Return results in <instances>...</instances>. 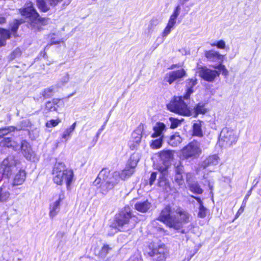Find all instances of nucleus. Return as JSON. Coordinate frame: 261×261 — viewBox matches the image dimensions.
<instances>
[{
  "mask_svg": "<svg viewBox=\"0 0 261 261\" xmlns=\"http://www.w3.org/2000/svg\"><path fill=\"white\" fill-rule=\"evenodd\" d=\"M190 217L191 215L183 208L167 205L162 210L157 220L170 228L179 230L182 227L184 224L190 222Z\"/></svg>",
  "mask_w": 261,
  "mask_h": 261,
  "instance_id": "1",
  "label": "nucleus"
},
{
  "mask_svg": "<svg viewBox=\"0 0 261 261\" xmlns=\"http://www.w3.org/2000/svg\"><path fill=\"white\" fill-rule=\"evenodd\" d=\"M53 180L58 185L65 182L68 189L72 181L73 172L72 170L66 169L64 164L57 162L54 165L53 170Z\"/></svg>",
  "mask_w": 261,
  "mask_h": 261,
  "instance_id": "2",
  "label": "nucleus"
},
{
  "mask_svg": "<svg viewBox=\"0 0 261 261\" xmlns=\"http://www.w3.org/2000/svg\"><path fill=\"white\" fill-rule=\"evenodd\" d=\"M19 13L22 16L29 18L30 25L34 29H39V23H42L45 19L40 16L31 1L26 2L24 8L19 9Z\"/></svg>",
  "mask_w": 261,
  "mask_h": 261,
  "instance_id": "3",
  "label": "nucleus"
},
{
  "mask_svg": "<svg viewBox=\"0 0 261 261\" xmlns=\"http://www.w3.org/2000/svg\"><path fill=\"white\" fill-rule=\"evenodd\" d=\"M188 100L183 96L176 97L167 105V108L170 111L185 116L190 115V111L188 107L187 102L184 100Z\"/></svg>",
  "mask_w": 261,
  "mask_h": 261,
  "instance_id": "4",
  "label": "nucleus"
},
{
  "mask_svg": "<svg viewBox=\"0 0 261 261\" xmlns=\"http://www.w3.org/2000/svg\"><path fill=\"white\" fill-rule=\"evenodd\" d=\"M18 161L13 155H9L0 164V173L9 177L12 172L16 170Z\"/></svg>",
  "mask_w": 261,
  "mask_h": 261,
  "instance_id": "5",
  "label": "nucleus"
},
{
  "mask_svg": "<svg viewBox=\"0 0 261 261\" xmlns=\"http://www.w3.org/2000/svg\"><path fill=\"white\" fill-rule=\"evenodd\" d=\"M237 137L235 132L228 128H224L220 133L219 143L225 147H230L237 141Z\"/></svg>",
  "mask_w": 261,
  "mask_h": 261,
  "instance_id": "6",
  "label": "nucleus"
},
{
  "mask_svg": "<svg viewBox=\"0 0 261 261\" xmlns=\"http://www.w3.org/2000/svg\"><path fill=\"white\" fill-rule=\"evenodd\" d=\"M201 152L200 144L197 141H193L182 149V154L184 158H197Z\"/></svg>",
  "mask_w": 261,
  "mask_h": 261,
  "instance_id": "7",
  "label": "nucleus"
},
{
  "mask_svg": "<svg viewBox=\"0 0 261 261\" xmlns=\"http://www.w3.org/2000/svg\"><path fill=\"white\" fill-rule=\"evenodd\" d=\"M132 218V213L129 207H125L124 211L120 212L115 218V227L120 230L124 225L127 224Z\"/></svg>",
  "mask_w": 261,
  "mask_h": 261,
  "instance_id": "8",
  "label": "nucleus"
},
{
  "mask_svg": "<svg viewBox=\"0 0 261 261\" xmlns=\"http://www.w3.org/2000/svg\"><path fill=\"white\" fill-rule=\"evenodd\" d=\"M198 72L199 76L209 82H213L220 74L219 71L216 70H212L205 66L199 67Z\"/></svg>",
  "mask_w": 261,
  "mask_h": 261,
  "instance_id": "9",
  "label": "nucleus"
},
{
  "mask_svg": "<svg viewBox=\"0 0 261 261\" xmlns=\"http://www.w3.org/2000/svg\"><path fill=\"white\" fill-rule=\"evenodd\" d=\"M148 254L152 257V261H165L167 257V251L164 246L154 248Z\"/></svg>",
  "mask_w": 261,
  "mask_h": 261,
  "instance_id": "10",
  "label": "nucleus"
},
{
  "mask_svg": "<svg viewBox=\"0 0 261 261\" xmlns=\"http://www.w3.org/2000/svg\"><path fill=\"white\" fill-rule=\"evenodd\" d=\"M187 75V72L184 69L172 71L167 73L164 77V81L172 84L174 81L180 80Z\"/></svg>",
  "mask_w": 261,
  "mask_h": 261,
  "instance_id": "11",
  "label": "nucleus"
},
{
  "mask_svg": "<svg viewBox=\"0 0 261 261\" xmlns=\"http://www.w3.org/2000/svg\"><path fill=\"white\" fill-rule=\"evenodd\" d=\"M20 148L23 156L28 160L35 162L37 160L35 152L32 150L30 144L25 141H22Z\"/></svg>",
  "mask_w": 261,
  "mask_h": 261,
  "instance_id": "12",
  "label": "nucleus"
},
{
  "mask_svg": "<svg viewBox=\"0 0 261 261\" xmlns=\"http://www.w3.org/2000/svg\"><path fill=\"white\" fill-rule=\"evenodd\" d=\"M38 8L42 12H46L50 7H55L63 0H36Z\"/></svg>",
  "mask_w": 261,
  "mask_h": 261,
  "instance_id": "13",
  "label": "nucleus"
},
{
  "mask_svg": "<svg viewBox=\"0 0 261 261\" xmlns=\"http://www.w3.org/2000/svg\"><path fill=\"white\" fill-rule=\"evenodd\" d=\"M174 151L172 150H163L159 153V156L166 166L173 159Z\"/></svg>",
  "mask_w": 261,
  "mask_h": 261,
  "instance_id": "14",
  "label": "nucleus"
},
{
  "mask_svg": "<svg viewBox=\"0 0 261 261\" xmlns=\"http://www.w3.org/2000/svg\"><path fill=\"white\" fill-rule=\"evenodd\" d=\"M153 133L151 134V138L163 137V132L166 130V125L162 122H157L153 127Z\"/></svg>",
  "mask_w": 261,
  "mask_h": 261,
  "instance_id": "15",
  "label": "nucleus"
},
{
  "mask_svg": "<svg viewBox=\"0 0 261 261\" xmlns=\"http://www.w3.org/2000/svg\"><path fill=\"white\" fill-rule=\"evenodd\" d=\"M63 197L59 195V199L50 204L49 216L53 218L59 212L60 210V203Z\"/></svg>",
  "mask_w": 261,
  "mask_h": 261,
  "instance_id": "16",
  "label": "nucleus"
},
{
  "mask_svg": "<svg viewBox=\"0 0 261 261\" xmlns=\"http://www.w3.org/2000/svg\"><path fill=\"white\" fill-rule=\"evenodd\" d=\"M0 146L12 148L15 150L20 148L19 145L17 142L12 141L9 138H0Z\"/></svg>",
  "mask_w": 261,
  "mask_h": 261,
  "instance_id": "17",
  "label": "nucleus"
},
{
  "mask_svg": "<svg viewBox=\"0 0 261 261\" xmlns=\"http://www.w3.org/2000/svg\"><path fill=\"white\" fill-rule=\"evenodd\" d=\"M219 157L216 154L210 155L205 159L201 163V166L203 168H206L208 166H215L218 164Z\"/></svg>",
  "mask_w": 261,
  "mask_h": 261,
  "instance_id": "18",
  "label": "nucleus"
},
{
  "mask_svg": "<svg viewBox=\"0 0 261 261\" xmlns=\"http://www.w3.org/2000/svg\"><path fill=\"white\" fill-rule=\"evenodd\" d=\"M175 175L174 177L175 182L179 186H182L184 184L182 173H184V168L182 166H177L175 170Z\"/></svg>",
  "mask_w": 261,
  "mask_h": 261,
  "instance_id": "19",
  "label": "nucleus"
},
{
  "mask_svg": "<svg viewBox=\"0 0 261 261\" xmlns=\"http://www.w3.org/2000/svg\"><path fill=\"white\" fill-rule=\"evenodd\" d=\"M187 90L184 95L185 99H189L190 95L193 93V87L197 84V79L196 77L189 79L186 81Z\"/></svg>",
  "mask_w": 261,
  "mask_h": 261,
  "instance_id": "20",
  "label": "nucleus"
},
{
  "mask_svg": "<svg viewBox=\"0 0 261 261\" xmlns=\"http://www.w3.org/2000/svg\"><path fill=\"white\" fill-rule=\"evenodd\" d=\"M151 204L148 200L139 201L135 204V208L141 213H146L150 208Z\"/></svg>",
  "mask_w": 261,
  "mask_h": 261,
  "instance_id": "21",
  "label": "nucleus"
},
{
  "mask_svg": "<svg viewBox=\"0 0 261 261\" xmlns=\"http://www.w3.org/2000/svg\"><path fill=\"white\" fill-rule=\"evenodd\" d=\"M111 249L108 245H104L100 249H95L94 254L99 259H104Z\"/></svg>",
  "mask_w": 261,
  "mask_h": 261,
  "instance_id": "22",
  "label": "nucleus"
},
{
  "mask_svg": "<svg viewBox=\"0 0 261 261\" xmlns=\"http://www.w3.org/2000/svg\"><path fill=\"white\" fill-rule=\"evenodd\" d=\"M25 177L26 173L25 171L23 170H19V171L15 174L14 177L13 185L19 186L22 185L25 181Z\"/></svg>",
  "mask_w": 261,
  "mask_h": 261,
  "instance_id": "23",
  "label": "nucleus"
},
{
  "mask_svg": "<svg viewBox=\"0 0 261 261\" xmlns=\"http://www.w3.org/2000/svg\"><path fill=\"white\" fill-rule=\"evenodd\" d=\"M205 57L211 61L222 60L223 56L220 54L218 51L213 50L205 51Z\"/></svg>",
  "mask_w": 261,
  "mask_h": 261,
  "instance_id": "24",
  "label": "nucleus"
},
{
  "mask_svg": "<svg viewBox=\"0 0 261 261\" xmlns=\"http://www.w3.org/2000/svg\"><path fill=\"white\" fill-rule=\"evenodd\" d=\"M10 35L9 30L0 28V47L6 45V40L10 39Z\"/></svg>",
  "mask_w": 261,
  "mask_h": 261,
  "instance_id": "25",
  "label": "nucleus"
},
{
  "mask_svg": "<svg viewBox=\"0 0 261 261\" xmlns=\"http://www.w3.org/2000/svg\"><path fill=\"white\" fill-rule=\"evenodd\" d=\"M180 10V7L179 5H178L176 7L173 13L170 16L168 23L167 24V26L172 29L173 28L174 26L176 23V19L178 17V15H179Z\"/></svg>",
  "mask_w": 261,
  "mask_h": 261,
  "instance_id": "26",
  "label": "nucleus"
},
{
  "mask_svg": "<svg viewBox=\"0 0 261 261\" xmlns=\"http://www.w3.org/2000/svg\"><path fill=\"white\" fill-rule=\"evenodd\" d=\"M158 186L162 188V190L166 193H169L171 190L169 181L163 175L162 177H160Z\"/></svg>",
  "mask_w": 261,
  "mask_h": 261,
  "instance_id": "27",
  "label": "nucleus"
},
{
  "mask_svg": "<svg viewBox=\"0 0 261 261\" xmlns=\"http://www.w3.org/2000/svg\"><path fill=\"white\" fill-rule=\"evenodd\" d=\"M182 141L181 137L178 133H175L170 136L168 144L173 147L178 146Z\"/></svg>",
  "mask_w": 261,
  "mask_h": 261,
  "instance_id": "28",
  "label": "nucleus"
},
{
  "mask_svg": "<svg viewBox=\"0 0 261 261\" xmlns=\"http://www.w3.org/2000/svg\"><path fill=\"white\" fill-rule=\"evenodd\" d=\"M114 186L109 180L103 181L100 185V192L102 194L106 195L110 190L112 189Z\"/></svg>",
  "mask_w": 261,
  "mask_h": 261,
  "instance_id": "29",
  "label": "nucleus"
},
{
  "mask_svg": "<svg viewBox=\"0 0 261 261\" xmlns=\"http://www.w3.org/2000/svg\"><path fill=\"white\" fill-rule=\"evenodd\" d=\"M76 125V122H74L69 128H67L63 133L62 138L66 141L70 137L72 133L74 130Z\"/></svg>",
  "mask_w": 261,
  "mask_h": 261,
  "instance_id": "30",
  "label": "nucleus"
},
{
  "mask_svg": "<svg viewBox=\"0 0 261 261\" xmlns=\"http://www.w3.org/2000/svg\"><path fill=\"white\" fill-rule=\"evenodd\" d=\"M142 132L141 129H137L132 134L133 141L135 143L134 147L137 146L141 142L142 139Z\"/></svg>",
  "mask_w": 261,
  "mask_h": 261,
  "instance_id": "31",
  "label": "nucleus"
},
{
  "mask_svg": "<svg viewBox=\"0 0 261 261\" xmlns=\"http://www.w3.org/2000/svg\"><path fill=\"white\" fill-rule=\"evenodd\" d=\"M201 121H197L195 122L193 126V135L194 136H196L198 137H202V132L201 129Z\"/></svg>",
  "mask_w": 261,
  "mask_h": 261,
  "instance_id": "32",
  "label": "nucleus"
},
{
  "mask_svg": "<svg viewBox=\"0 0 261 261\" xmlns=\"http://www.w3.org/2000/svg\"><path fill=\"white\" fill-rule=\"evenodd\" d=\"M188 186L190 191L195 194H200L203 192L202 189L200 188L197 182L194 181Z\"/></svg>",
  "mask_w": 261,
  "mask_h": 261,
  "instance_id": "33",
  "label": "nucleus"
},
{
  "mask_svg": "<svg viewBox=\"0 0 261 261\" xmlns=\"http://www.w3.org/2000/svg\"><path fill=\"white\" fill-rule=\"evenodd\" d=\"M129 166H126L125 169L120 173L121 179H125L129 177L134 173V169L129 168Z\"/></svg>",
  "mask_w": 261,
  "mask_h": 261,
  "instance_id": "34",
  "label": "nucleus"
},
{
  "mask_svg": "<svg viewBox=\"0 0 261 261\" xmlns=\"http://www.w3.org/2000/svg\"><path fill=\"white\" fill-rule=\"evenodd\" d=\"M159 137L158 139L152 140L150 143V147L152 149H159L162 146L163 137Z\"/></svg>",
  "mask_w": 261,
  "mask_h": 261,
  "instance_id": "35",
  "label": "nucleus"
},
{
  "mask_svg": "<svg viewBox=\"0 0 261 261\" xmlns=\"http://www.w3.org/2000/svg\"><path fill=\"white\" fill-rule=\"evenodd\" d=\"M120 179H121L120 173L118 171H115L113 173L112 177L110 178L109 180L115 187V186L119 182Z\"/></svg>",
  "mask_w": 261,
  "mask_h": 261,
  "instance_id": "36",
  "label": "nucleus"
},
{
  "mask_svg": "<svg viewBox=\"0 0 261 261\" xmlns=\"http://www.w3.org/2000/svg\"><path fill=\"white\" fill-rule=\"evenodd\" d=\"M160 20L157 17H153L149 21L147 28L149 32H151L154 28L159 23Z\"/></svg>",
  "mask_w": 261,
  "mask_h": 261,
  "instance_id": "37",
  "label": "nucleus"
},
{
  "mask_svg": "<svg viewBox=\"0 0 261 261\" xmlns=\"http://www.w3.org/2000/svg\"><path fill=\"white\" fill-rule=\"evenodd\" d=\"M15 127L14 126H8L0 128V138H3V137L7 135L10 132H14Z\"/></svg>",
  "mask_w": 261,
  "mask_h": 261,
  "instance_id": "38",
  "label": "nucleus"
},
{
  "mask_svg": "<svg viewBox=\"0 0 261 261\" xmlns=\"http://www.w3.org/2000/svg\"><path fill=\"white\" fill-rule=\"evenodd\" d=\"M10 196L9 192L4 191L2 188H0V202L6 201Z\"/></svg>",
  "mask_w": 261,
  "mask_h": 261,
  "instance_id": "39",
  "label": "nucleus"
},
{
  "mask_svg": "<svg viewBox=\"0 0 261 261\" xmlns=\"http://www.w3.org/2000/svg\"><path fill=\"white\" fill-rule=\"evenodd\" d=\"M194 109H195V113L196 115H197L199 114H204L206 112V109L204 108V105H201L200 103H198V105H197L195 107V108H194Z\"/></svg>",
  "mask_w": 261,
  "mask_h": 261,
  "instance_id": "40",
  "label": "nucleus"
},
{
  "mask_svg": "<svg viewBox=\"0 0 261 261\" xmlns=\"http://www.w3.org/2000/svg\"><path fill=\"white\" fill-rule=\"evenodd\" d=\"M109 174L110 171L107 168H104L101 170L98 175L102 179V181H107Z\"/></svg>",
  "mask_w": 261,
  "mask_h": 261,
  "instance_id": "41",
  "label": "nucleus"
},
{
  "mask_svg": "<svg viewBox=\"0 0 261 261\" xmlns=\"http://www.w3.org/2000/svg\"><path fill=\"white\" fill-rule=\"evenodd\" d=\"M54 93V89L52 87L45 89L42 92V96L47 98L51 97Z\"/></svg>",
  "mask_w": 261,
  "mask_h": 261,
  "instance_id": "42",
  "label": "nucleus"
},
{
  "mask_svg": "<svg viewBox=\"0 0 261 261\" xmlns=\"http://www.w3.org/2000/svg\"><path fill=\"white\" fill-rule=\"evenodd\" d=\"M61 122V120L59 118L56 120L51 119L46 123V126L47 127H55L57 126Z\"/></svg>",
  "mask_w": 261,
  "mask_h": 261,
  "instance_id": "43",
  "label": "nucleus"
},
{
  "mask_svg": "<svg viewBox=\"0 0 261 261\" xmlns=\"http://www.w3.org/2000/svg\"><path fill=\"white\" fill-rule=\"evenodd\" d=\"M169 120L171 122L170 127L171 128H176L178 126V125L181 123V121L182 120V119L180 120H178L177 119L174 118L172 117H170L169 118Z\"/></svg>",
  "mask_w": 261,
  "mask_h": 261,
  "instance_id": "44",
  "label": "nucleus"
},
{
  "mask_svg": "<svg viewBox=\"0 0 261 261\" xmlns=\"http://www.w3.org/2000/svg\"><path fill=\"white\" fill-rule=\"evenodd\" d=\"M45 109L47 112L52 111H57V107H56L53 103V102L50 101H48L46 103Z\"/></svg>",
  "mask_w": 261,
  "mask_h": 261,
  "instance_id": "45",
  "label": "nucleus"
},
{
  "mask_svg": "<svg viewBox=\"0 0 261 261\" xmlns=\"http://www.w3.org/2000/svg\"><path fill=\"white\" fill-rule=\"evenodd\" d=\"M206 208L204 207L203 204H200L199 207L198 217L200 218H204L206 216Z\"/></svg>",
  "mask_w": 261,
  "mask_h": 261,
  "instance_id": "46",
  "label": "nucleus"
},
{
  "mask_svg": "<svg viewBox=\"0 0 261 261\" xmlns=\"http://www.w3.org/2000/svg\"><path fill=\"white\" fill-rule=\"evenodd\" d=\"M211 45L212 46H216L218 48L221 49H224L226 47L225 42L222 40L218 41L217 43H212Z\"/></svg>",
  "mask_w": 261,
  "mask_h": 261,
  "instance_id": "47",
  "label": "nucleus"
},
{
  "mask_svg": "<svg viewBox=\"0 0 261 261\" xmlns=\"http://www.w3.org/2000/svg\"><path fill=\"white\" fill-rule=\"evenodd\" d=\"M22 22V21L21 20H15L13 25L11 26V31L13 33H15L18 28L19 25Z\"/></svg>",
  "mask_w": 261,
  "mask_h": 261,
  "instance_id": "48",
  "label": "nucleus"
},
{
  "mask_svg": "<svg viewBox=\"0 0 261 261\" xmlns=\"http://www.w3.org/2000/svg\"><path fill=\"white\" fill-rule=\"evenodd\" d=\"M29 123L28 120H23L20 122V125L19 127H15V130H20L27 127Z\"/></svg>",
  "mask_w": 261,
  "mask_h": 261,
  "instance_id": "49",
  "label": "nucleus"
},
{
  "mask_svg": "<svg viewBox=\"0 0 261 261\" xmlns=\"http://www.w3.org/2000/svg\"><path fill=\"white\" fill-rule=\"evenodd\" d=\"M137 162H138L137 161H136V160L132 161V159H130L129 160V161H128V163L127 165H126V166H129V169L134 170L135 168L137 166Z\"/></svg>",
  "mask_w": 261,
  "mask_h": 261,
  "instance_id": "50",
  "label": "nucleus"
},
{
  "mask_svg": "<svg viewBox=\"0 0 261 261\" xmlns=\"http://www.w3.org/2000/svg\"><path fill=\"white\" fill-rule=\"evenodd\" d=\"M172 29V28L167 25L162 32V37L163 38L167 37L170 33Z\"/></svg>",
  "mask_w": 261,
  "mask_h": 261,
  "instance_id": "51",
  "label": "nucleus"
},
{
  "mask_svg": "<svg viewBox=\"0 0 261 261\" xmlns=\"http://www.w3.org/2000/svg\"><path fill=\"white\" fill-rule=\"evenodd\" d=\"M69 80V74L65 73V74L61 79L60 82L63 84H66Z\"/></svg>",
  "mask_w": 261,
  "mask_h": 261,
  "instance_id": "52",
  "label": "nucleus"
},
{
  "mask_svg": "<svg viewBox=\"0 0 261 261\" xmlns=\"http://www.w3.org/2000/svg\"><path fill=\"white\" fill-rule=\"evenodd\" d=\"M156 178V172H152L149 179V185H152Z\"/></svg>",
  "mask_w": 261,
  "mask_h": 261,
  "instance_id": "53",
  "label": "nucleus"
},
{
  "mask_svg": "<svg viewBox=\"0 0 261 261\" xmlns=\"http://www.w3.org/2000/svg\"><path fill=\"white\" fill-rule=\"evenodd\" d=\"M51 102L55 106V105H57V106L58 107L60 106H63L64 105L63 101H61V99L54 98L53 99Z\"/></svg>",
  "mask_w": 261,
  "mask_h": 261,
  "instance_id": "54",
  "label": "nucleus"
},
{
  "mask_svg": "<svg viewBox=\"0 0 261 261\" xmlns=\"http://www.w3.org/2000/svg\"><path fill=\"white\" fill-rule=\"evenodd\" d=\"M192 177L193 175L191 173H187L186 174V180L188 185L193 182L191 180Z\"/></svg>",
  "mask_w": 261,
  "mask_h": 261,
  "instance_id": "55",
  "label": "nucleus"
},
{
  "mask_svg": "<svg viewBox=\"0 0 261 261\" xmlns=\"http://www.w3.org/2000/svg\"><path fill=\"white\" fill-rule=\"evenodd\" d=\"M102 181V179L101 177H99V176L98 175L97 178L93 182V184L96 186L99 185L100 183L101 184Z\"/></svg>",
  "mask_w": 261,
  "mask_h": 261,
  "instance_id": "56",
  "label": "nucleus"
},
{
  "mask_svg": "<svg viewBox=\"0 0 261 261\" xmlns=\"http://www.w3.org/2000/svg\"><path fill=\"white\" fill-rule=\"evenodd\" d=\"M214 68L217 69L219 70V71H222V72L224 70L226 69L225 66L222 64H220L217 66H214Z\"/></svg>",
  "mask_w": 261,
  "mask_h": 261,
  "instance_id": "57",
  "label": "nucleus"
},
{
  "mask_svg": "<svg viewBox=\"0 0 261 261\" xmlns=\"http://www.w3.org/2000/svg\"><path fill=\"white\" fill-rule=\"evenodd\" d=\"M60 42V41H54V40H51L50 43L47 45L45 46V49H46L47 47H49V46L51 45L57 44H59Z\"/></svg>",
  "mask_w": 261,
  "mask_h": 261,
  "instance_id": "58",
  "label": "nucleus"
},
{
  "mask_svg": "<svg viewBox=\"0 0 261 261\" xmlns=\"http://www.w3.org/2000/svg\"><path fill=\"white\" fill-rule=\"evenodd\" d=\"M13 55H15V56H20V50L19 48L16 49L13 53Z\"/></svg>",
  "mask_w": 261,
  "mask_h": 261,
  "instance_id": "59",
  "label": "nucleus"
},
{
  "mask_svg": "<svg viewBox=\"0 0 261 261\" xmlns=\"http://www.w3.org/2000/svg\"><path fill=\"white\" fill-rule=\"evenodd\" d=\"M6 22V18L4 17L0 16V24Z\"/></svg>",
  "mask_w": 261,
  "mask_h": 261,
  "instance_id": "60",
  "label": "nucleus"
},
{
  "mask_svg": "<svg viewBox=\"0 0 261 261\" xmlns=\"http://www.w3.org/2000/svg\"><path fill=\"white\" fill-rule=\"evenodd\" d=\"M193 198H194L197 201V202H198V203L199 204V205H200V204H203L202 203V201L201 200V199H200V198H198V197H195L194 196H192Z\"/></svg>",
  "mask_w": 261,
  "mask_h": 261,
  "instance_id": "61",
  "label": "nucleus"
},
{
  "mask_svg": "<svg viewBox=\"0 0 261 261\" xmlns=\"http://www.w3.org/2000/svg\"><path fill=\"white\" fill-rule=\"evenodd\" d=\"M244 206H242L238 212V214H240L244 211Z\"/></svg>",
  "mask_w": 261,
  "mask_h": 261,
  "instance_id": "62",
  "label": "nucleus"
},
{
  "mask_svg": "<svg viewBox=\"0 0 261 261\" xmlns=\"http://www.w3.org/2000/svg\"><path fill=\"white\" fill-rule=\"evenodd\" d=\"M222 74H223L224 75H225V76L227 75H228V70H227L226 69H225V70H224L223 71V72H222Z\"/></svg>",
  "mask_w": 261,
  "mask_h": 261,
  "instance_id": "63",
  "label": "nucleus"
},
{
  "mask_svg": "<svg viewBox=\"0 0 261 261\" xmlns=\"http://www.w3.org/2000/svg\"><path fill=\"white\" fill-rule=\"evenodd\" d=\"M208 185L210 188V189L212 191L213 190V186L211 185V184L210 182H208Z\"/></svg>",
  "mask_w": 261,
  "mask_h": 261,
  "instance_id": "64",
  "label": "nucleus"
}]
</instances>
